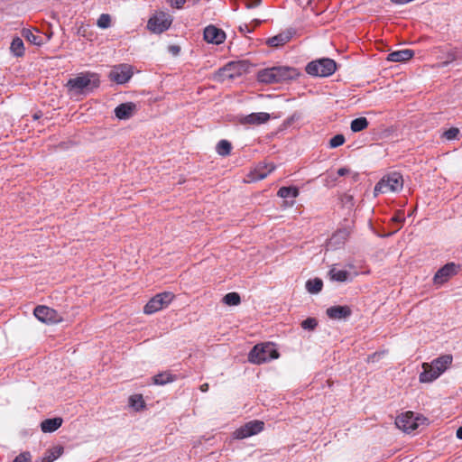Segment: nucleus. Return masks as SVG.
I'll return each mask as SVG.
<instances>
[{"mask_svg":"<svg viewBox=\"0 0 462 462\" xmlns=\"http://www.w3.org/2000/svg\"><path fill=\"white\" fill-rule=\"evenodd\" d=\"M254 23H255V26H256V25L260 24L261 22L259 20H255Z\"/></svg>","mask_w":462,"mask_h":462,"instance_id":"nucleus-49","label":"nucleus"},{"mask_svg":"<svg viewBox=\"0 0 462 462\" xmlns=\"http://www.w3.org/2000/svg\"><path fill=\"white\" fill-rule=\"evenodd\" d=\"M171 50L173 53H177L179 51V48L175 46L171 47Z\"/></svg>","mask_w":462,"mask_h":462,"instance_id":"nucleus-47","label":"nucleus"},{"mask_svg":"<svg viewBox=\"0 0 462 462\" xmlns=\"http://www.w3.org/2000/svg\"><path fill=\"white\" fill-rule=\"evenodd\" d=\"M208 388H209V386H208V383H207L200 385V391L203 393L208 392Z\"/></svg>","mask_w":462,"mask_h":462,"instance_id":"nucleus-45","label":"nucleus"},{"mask_svg":"<svg viewBox=\"0 0 462 462\" xmlns=\"http://www.w3.org/2000/svg\"><path fill=\"white\" fill-rule=\"evenodd\" d=\"M130 406L139 411L144 406V402L142 395H132L129 398Z\"/></svg>","mask_w":462,"mask_h":462,"instance_id":"nucleus-33","label":"nucleus"},{"mask_svg":"<svg viewBox=\"0 0 462 462\" xmlns=\"http://www.w3.org/2000/svg\"><path fill=\"white\" fill-rule=\"evenodd\" d=\"M459 129L457 128V127H451L448 130H446L442 136L444 138H446L448 141H452V140H457L459 139Z\"/></svg>","mask_w":462,"mask_h":462,"instance_id":"nucleus-35","label":"nucleus"},{"mask_svg":"<svg viewBox=\"0 0 462 462\" xmlns=\"http://www.w3.org/2000/svg\"><path fill=\"white\" fill-rule=\"evenodd\" d=\"M13 462H31V454L29 452H23Z\"/></svg>","mask_w":462,"mask_h":462,"instance_id":"nucleus-38","label":"nucleus"},{"mask_svg":"<svg viewBox=\"0 0 462 462\" xmlns=\"http://www.w3.org/2000/svg\"><path fill=\"white\" fill-rule=\"evenodd\" d=\"M69 91L76 94H82L92 91L99 86V79L94 73H80L70 79L67 85Z\"/></svg>","mask_w":462,"mask_h":462,"instance_id":"nucleus-2","label":"nucleus"},{"mask_svg":"<svg viewBox=\"0 0 462 462\" xmlns=\"http://www.w3.org/2000/svg\"><path fill=\"white\" fill-rule=\"evenodd\" d=\"M63 454V448L61 446H55L48 449L40 462H53Z\"/></svg>","mask_w":462,"mask_h":462,"instance_id":"nucleus-22","label":"nucleus"},{"mask_svg":"<svg viewBox=\"0 0 462 462\" xmlns=\"http://www.w3.org/2000/svg\"><path fill=\"white\" fill-rule=\"evenodd\" d=\"M452 356L450 355H444L431 362L433 367V374L420 373V383H431L439 378L451 365Z\"/></svg>","mask_w":462,"mask_h":462,"instance_id":"nucleus-6","label":"nucleus"},{"mask_svg":"<svg viewBox=\"0 0 462 462\" xmlns=\"http://www.w3.org/2000/svg\"><path fill=\"white\" fill-rule=\"evenodd\" d=\"M456 435L457 439H462V426L457 429Z\"/></svg>","mask_w":462,"mask_h":462,"instance_id":"nucleus-46","label":"nucleus"},{"mask_svg":"<svg viewBox=\"0 0 462 462\" xmlns=\"http://www.w3.org/2000/svg\"><path fill=\"white\" fill-rule=\"evenodd\" d=\"M261 3V0L246 1L245 7L247 9L257 7Z\"/></svg>","mask_w":462,"mask_h":462,"instance_id":"nucleus-41","label":"nucleus"},{"mask_svg":"<svg viewBox=\"0 0 462 462\" xmlns=\"http://www.w3.org/2000/svg\"><path fill=\"white\" fill-rule=\"evenodd\" d=\"M270 119V115L265 112L252 113L243 119L244 124L261 125Z\"/></svg>","mask_w":462,"mask_h":462,"instance_id":"nucleus-19","label":"nucleus"},{"mask_svg":"<svg viewBox=\"0 0 462 462\" xmlns=\"http://www.w3.org/2000/svg\"><path fill=\"white\" fill-rule=\"evenodd\" d=\"M240 301L241 298L237 292H229L223 298V302L228 306H236Z\"/></svg>","mask_w":462,"mask_h":462,"instance_id":"nucleus-32","label":"nucleus"},{"mask_svg":"<svg viewBox=\"0 0 462 462\" xmlns=\"http://www.w3.org/2000/svg\"><path fill=\"white\" fill-rule=\"evenodd\" d=\"M242 74V65L236 62H230L225 67L219 69L214 75V79L219 82L232 80Z\"/></svg>","mask_w":462,"mask_h":462,"instance_id":"nucleus-9","label":"nucleus"},{"mask_svg":"<svg viewBox=\"0 0 462 462\" xmlns=\"http://www.w3.org/2000/svg\"><path fill=\"white\" fill-rule=\"evenodd\" d=\"M420 420V419L419 417H415L413 412L406 411L396 418L395 425L404 432L410 433L419 427Z\"/></svg>","mask_w":462,"mask_h":462,"instance_id":"nucleus-11","label":"nucleus"},{"mask_svg":"<svg viewBox=\"0 0 462 462\" xmlns=\"http://www.w3.org/2000/svg\"><path fill=\"white\" fill-rule=\"evenodd\" d=\"M299 195V189L295 187H282L278 190V196L282 199L296 198Z\"/></svg>","mask_w":462,"mask_h":462,"instance_id":"nucleus-26","label":"nucleus"},{"mask_svg":"<svg viewBox=\"0 0 462 462\" xmlns=\"http://www.w3.org/2000/svg\"><path fill=\"white\" fill-rule=\"evenodd\" d=\"M240 31L243 32H251L252 30L248 28L247 24H244L243 26H240Z\"/></svg>","mask_w":462,"mask_h":462,"instance_id":"nucleus-44","label":"nucleus"},{"mask_svg":"<svg viewBox=\"0 0 462 462\" xmlns=\"http://www.w3.org/2000/svg\"><path fill=\"white\" fill-rule=\"evenodd\" d=\"M204 39L209 43L220 44L225 41L226 33L223 30L214 25H208L204 30Z\"/></svg>","mask_w":462,"mask_h":462,"instance_id":"nucleus-15","label":"nucleus"},{"mask_svg":"<svg viewBox=\"0 0 462 462\" xmlns=\"http://www.w3.org/2000/svg\"><path fill=\"white\" fill-rule=\"evenodd\" d=\"M413 56V51L409 49L395 51L388 54L387 60L393 62H402L410 60Z\"/></svg>","mask_w":462,"mask_h":462,"instance_id":"nucleus-20","label":"nucleus"},{"mask_svg":"<svg viewBox=\"0 0 462 462\" xmlns=\"http://www.w3.org/2000/svg\"><path fill=\"white\" fill-rule=\"evenodd\" d=\"M171 25V20L162 13L154 15L148 21V28L153 32L161 33Z\"/></svg>","mask_w":462,"mask_h":462,"instance_id":"nucleus-14","label":"nucleus"},{"mask_svg":"<svg viewBox=\"0 0 462 462\" xmlns=\"http://www.w3.org/2000/svg\"><path fill=\"white\" fill-rule=\"evenodd\" d=\"M279 357L274 344L267 342L255 345L248 354V361L252 364L261 365Z\"/></svg>","mask_w":462,"mask_h":462,"instance_id":"nucleus-3","label":"nucleus"},{"mask_svg":"<svg viewBox=\"0 0 462 462\" xmlns=\"http://www.w3.org/2000/svg\"><path fill=\"white\" fill-rule=\"evenodd\" d=\"M23 36L34 45L40 46L42 43V38L29 29L23 31Z\"/></svg>","mask_w":462,"mask_h":462,"instance_id":"nucleus-30","label":"nucleus"},{"mask_svg":"<svg viewBox=\"0 0 462 462\" xmlns=\"http://www.w3.org/2000/svg\"><path fill=\"white\" fill-rule=\"evenodd\" d=\"M368 126V121L365 117H358L351 122L350 128L354 133L365 130Z\"/></svg>","mask_w":462,"mask_h":462,"instance_id":"nucleus-27","label":"nucleus"},{"mask_svg":"<svg viewBox=\"0 0 462 462\" xmlns=\"http://www.w3.org/2000/svg\"><path fill=\"white\" fill-rule=\"evenodd\" d=\"M342 234H343V232H338L337 234H336V235L334 236V238H335V237H337V236L342 235Z\"/></svg>","mask_w":462,"mask_h":462,"instance_id":"nucleus-48","label":"nucleus"},{"mask_svg":"<svg viewBox=\"0 0 462 462\" xmlns=\"http://www.w3.org/2000/svg\"><path fill=\"white\" fill-rule=\"evenodd\" d=\"M62 424L61 418L46 419L41 423V429L45 433H51L57 430Z\"/></svg>","mask_w":462,"mask_h":462,"instance_id":"nucleus-21","label":"nucleus"},{"mask_svg":"<svg viewBox=\"0 0 462 462\" xmlns=\"http://www.w3.org/2000/svg\"><path fill=\"white\" fill-rule=\"evenodd\" d=\"M173 299L174 295L172 292L164 291L158 293L148 301V303L144 306L143 311L146 314H153L167 307Z\"/></svg>","mask_w":462,"mask_h":462,"instance_id":"nucleus-7","label":"nucleus"},{"mask_svg":"<svg viewBox=\"0 0 462 462\" xmlns=\"http://www.w3.org/2000/svg\"><path fill=\"white\" fill-rule=\"evenodd\" d=\"M132 76L133 67L125 63L114 66L108 74L110 80L116 84H125L128 82Z\"/></svg>","mask_w":462,"mask_h":462,"instance_id":"nucleus-10","label":"nucleus"},{"mask_svg":"<svg viewBox=\"0 0 462 462\" xmlns=\"http://www.w3.org/2000/svg\"><path fill=\"white\" fill-rule=\"evenodd\" d=\"M296 70L290 67H272L262 69L257 74V79L265 84H273L293 79Z\"/></svg>","mask_w":462,"mask_h":462,"instance_id":"nucleus-1","label":"nucleus"},{"mask_svg":"<svg viewBox=\"0 0 462 462\" xmlns=\"http://www.w3.org/2000/svg\"><path fill=\"white\" fill-rule=\"evenodd\" d=\"M327 314L330 319H342L349 317L351 310L347 306H334L327 310Z\"/></svg>","mask_w":462,"mask_h":462,"instance_id":"nucleus-18","label":"nucleus"},{"mask_svg":"<svg viewBox=\"0 0 462 462\" xmlns=\"http://www.w3.org/2000/svg\"><path fill=\"white\" fill-rule=\"evenodd\" d=\"M168 2L172 7L181 8L186 3V0H168Z\"/></svg>","mask_w":462,"mask_h":462,"instance_id":"nucleus-39","label":"nucleus"},{"mask_svg":"<svg viewBox=\"0 0 462 462\" xmlns=\"http://www.w3.org/2000/svg\"><path fill=\"white\" fill-rule=\"evenodd\" d=\"M34 316L42 322L47 324H55L62 321V316L55 310L46 306H38L34 309Z\"/></svg>","mask_w":462,"mask_h":462,"instance_id":"nucleus-12","label":"nucleus"},{"mask_svg":"<svg viewBox=\"0 0 462 462\" xmlns=\"http://www.w3.org/2000/svg\"><path fill=\"white\" fill-rule=\"evenodd\" d=\"M329 275L331 280L344 282H346L349 278V273L346 270H339L336 267H332L329 270Z\"/></svg>","mask_w":462,"mask_h":462,"instance_id":"nucleus-24","label":"nucleus"},{"mask_svg":"<svg viewBox=\"0 0 462 462\" xmlns=\"http://www.w3.org/2000/svg\"><path fill=\"white\" fill-rule=\"evenodd\" d=\"M459 265L455 263H448L443 267L438 270L435 273L433 282L437 285H441L446 282L449 278L457 273Z\"/></svg>","mask_w":462,"mask_h":462,"instance_id":"nucleus-13","label":"nucleus"},{"mask_svg":"<svg viewBox=\"0 0 462 462\" xmlns=\"http://www.w3.org/2000/svg\"><path fill=\"white\" fill-rule=\"evenodd\" d=\"M346 139L343 134H336L329 140V147L337 148L341 146L345 143Z\"/></svg>","mask_w":462,"mask_h":462,"instance_id":"nucleus-36","label":"nucleus"},{"mask_svg":"<svg viewBox=\"0 0 462 462\" xmlns=\"http://www.w3.org/2000/svg\"><path fill=\"white\" fill-rule=\"evenodd\" d=\"M323 282L320 279L315 278L306 282V289L310 293H318L321 291Z\"/></svg>","mask_w":462,"mask_h":462,"instance_id":"nucleus-29","label":"nucleus"},{"mask_svg":"<svg viewBox=\"0 0 462 462\" xmlns=\"http://www.w3.org/2000/svg\"><path fill=\"white\" fill-rule=\"evenodd\" d=\"M403 187V179L399 172H392L384 175L375 185L374 193L377 196L381 193L398 192Z\"/></svg>","mask_w":462,"mask_h":462,"instance_id":"nucleus-4","label":"nucleus"},{"mask_svg":"<svg viewBox=\"0 0 462 462\" xmlns=\"http://www.w3.org/2000/svg\"><path fill=\"white\" fill-rule=\"evenodd\" d=\"M264 428L262 420H251L236 430L233 436L236 439H243L260 433Z\"/></svg>","mask_w":462,"mask_h":462,"instance_id":"nucleus-8","label":"nucleus"},{"mask_svg":"<svg viewBox=\"0 0 462 462\" xmlns=\"http://www.w3.org/2000/svg\"><path fill=\"white\" fill-rule=\"evenodd\" d=\"M393 221L394 222H397V223H402L404 221V217L402 214L401 213H398L397 215H395L393 218H392Z\"/></svg>","mask_w":462,"mask_h":462,"instance_id":"nucleus-42","label":"nucleus"},{"mask_svg":"<svg viewBox=\"0 0 462 462\" xmlns=\"http://www.w3.org/2000/svg\"><path fill=\"white\" fill-rule=\"evenodd\" d=\"M275 166L273 163H259L254 171H251L248 181H257L266 178L272 171H273Z\"/></svg>","mask_w":462,"mask_h":462,"instance_id":"nucleus-16","label":"nucleus"},{"mask_svg":"<svg viewBox=\"0 0 462 462\" xmlns=\"http://www.w3.org/2000/svg\"><path fill=\"white\" fill-rule=\"evenodd\" d=\"M337 69L336 62L328 58L310 62L306 66V72L311 76L328 77Z\"/></svg>","mask_w":462,"mask_h":462,"instance_id":"nucleus-5","label":"nucleus"},{"mask_svg":"<svg viewBox=\"0 0 462 462\" xmlns=\"http://www.w3.org/2000/svg\"><path fill=\"white\" fill-rule=\"evenodd\" d=\"M350 170L348 168L343 167L337 170V175L338 176H345L347 173H349Z\"/></svg>","mask_w":462,"mask_h":462,"instance_id":"nucleus-43","label":"nucleus"},{"mask_svg":"<svg viewBox=\"0 0 462 462\" xmlns=\"http://www.w3.org/2000/svg\"><path fill=\"white\" fill-rule=\"evenodd\" d=\"M318 326V321L314 318H308L301 322L302 328L306 330H313Z\"/></svg>","mask_w":462,"mask_h":462,"instance_id":"nucleus-37","label":"nucleus"},{"mask_svg":"<svg viewBox=\"0 0 462 462\" xmlns=\"http://www.w3.org/2000/svg\"><path fill=\"white\" fill-rule=\"evenodd\" d=\"M422 369L421 373L433 374L434 372L431 363H423Z\"/></svg>","mask_w":462,"mask_h":462,"instance_id":"nucleus-40","label":"nucleus"},{"mask_svg":"<svg viewBox=\"0 0 462 462\" xmlns=\"http://www.w3.org/2000/svg\"><path fill=\"white\" fill-rule=\"evenodd\" d=\"M153 383L158 385H164L175 380V377L169 373H162L153 376Z\"/></svg>","mask_w":462,"mask_h":462,"instance_id":"nucleus-28","label":"nucleus"},{"mask_svg":"<svg viewBox=\"0 0 462 462\" xmlns=\"http://www.w3.org/2000/svg\"><path fill=\"white\" fill-rule=\"evenodd\" d=\"M291 37L289 32H283L269 38L266 42L272 47H280L288 42Z\"/></svg>","mask_w":462,"mask_h":462,"instance_id":"nucleus-23","label":"nucleus"},{"mask_svg":"<svg viewBox=\"0 0 462 462\" xmlns=\"http://www.w3.org/2000/svg\"><path fill=\"white\" fill-rule=\"evenodd\" d=\"M97 24L101 29H107L111 26V16L108 14H102L97 22Z\"/></svg>","mask_w":462,"mask_h":462,"instance_id":"nucleus-34","label":"nucleus"},{"mask_svg":"<svg viewBox=\"0 0 462 462\" xmlns=\"http://www.w3.org/2000/svg\"><path fill=\"white\" fill-rule=\"evenodd\" d=\"M10 50L17 57L23 55L24 46L23 40L19 37L14 38L11 42Z\"/></svg>","mask_w":462,"mask_h":462,"instance_id":"nucleus-25","label":"nucleus"},{"mask_svg":"<svg viewBox=\"0 0 462 462\" xmlns=\"http://www.w3.org/2000/svg\"><path fill=\"white\" fill-rule=\"evenodd\" d=\"M231 143L226 140H221L217 144V152L221 156H226L231 152Z\"/></svg>","mask_w":462,"mask_h":462,"instance_id":"nucleus-31","label":"nucleus"},{"mask_svg":"<svg viewBox=\"0 0 462 462\" xmlns=\"http://www.w3.org/2000/svg\"><path fill=\"white\" fill-rule=\"evenodd\" d=\"M135 108V104L132 102L123 103L115 108V115L120 120H126L134 115Z\"/></svg>","mask_w":462,"mask_h":462,"instance_id":"nucleus-17","label":"nucleus"}]
</instances>
